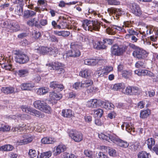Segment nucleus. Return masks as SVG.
Instances as JSON below:
<instances>
[{
    "label": "nucleus",
    "instance_id": "obj_1",
    "mask_svg": "<svg viewBox=\"0 0 158 158\" xmlns=\"http://www.w3.org/2000/svg\"><path fill=\"white\" fill-rule=\"evenodd\" d=\"M101 24V23L98 20L91 21L85 19L83 20L82 26L85 31H98L100 27Z\"/></svg>",
    "mask_w": 158,
    "mask_h": 158
},
{
    "label": "nucleus",
    "instance_id": "obj_2",
    "mask_svg": "<svg viewBox=\"0 0 158 158\" xmlns=\"http://www.w3.org/2000/svg\"><path fill=\"white\" fill-rule=\"evenodd\" d=\"M13 53L16 55L15 61L19 64H24L27 62L29 60L28 56L24 54L19 51H14Z\"/></svg>",
    "mask_w": 158,
    "mask_h": 158
},
{
    "label": "nucleus",
    "instance_id": "obj_3",
    "mask_svg": "<svg viewBox=\"0 0 158 158\" xmlns=\"http://www.w3.org/2000/svg\"><path fill=\"white\" fill-rule=\"evenodd\" d=\"M132 54L135 58L139 59H142L145 58L148 56V53L145 50L138 48L133 51Z\"/></svg>",
    "mask_w": 158,
    "mask_h": 158
},
{
    "label": "nucleus",
    "instance_id": "obj_4",
    "mask_svg": "<svg viewBox=\"0 0 158 158\" xmlns=\"http://www.w3.org/2000/svg\"><path fill=\"white\" fill-rule=\"evenodd\" d=\"M125 51V48L121 46L115 44L111 48L112 54L114 56H120L123 54Z\"/></svg>",
    "mask_w": 158,
    "mask_h": 158
},
{
    "label": "nucleus",
    "instance_id": "obj_5",
    "mask_svg": "<svg viewBox=\"0 0 158 158\" xmlns=\"http://www.w3.org/2000/svg\"><path fill=\"white\" fill-rule=\"evenodd\" d=\"M80 55L81 52L77 48V47L75 45H73L71 47V49L68 51L66 53L65 58L69 56L77 57L80 56Z\"/></svg>",
    "mask_w": 158,
    "mask_h": 158
},
{
    "label": "nucleus",
    "instance_id": "obj_6",
    "mask_svg": "<svg viewBox=\"0 0 158 158\" xmlns=\"http://www.w3.org/2000/svg\"><path fill=\"white\" fill-rule=\"evenodd\" d=\"M69 135L72 139L77 142H80L83 139V135L81 133L79 132L71 131Z\"/></svg>",
    "mask_w": 158,
    "mask_h": 158
},
{
    "label": "nucleus",
    "instance_id": "obj_7",
    "mask_svg": "<svg viewBox=\"0 0 158 158\" xmlns=\"http://www.w3.org/2000/svg\"><path fill=\"white\" fill-rule=\"evenodd\" d=\"M33 138V137L30 135H25L23 136L22 139L18 143L20 145L27 144L31 142Z\"/></svg>",
    "mask_w": 158,
    "mask_h": 158
},
{
    "label": "nucleus",
    "instance_id": "obj_8",
    "mask_svg": "<svg viewBox=\"0 0 158 158\" xmlns=\"http://www.w3.org/2000/svg\"><path fill=\"white\" fill-rule=\"evenodd\" d=\"M102 101L97 99H91L88 101L86 103L87 106L91 108H94L97 106H99Z\"/></svg>",
    "mask_w": 158,
    "mask_h": 158
},
{
    "label": "nucleus",
    "instance_id": "obj_9",
    "mask_svg": "<svg viewBox=\"0 0 158 158\" xmlns=\"http://www.w3.org/2000/svg\"><path fill=\"white\" fill-rule=\"evenodd\" d=\"M125 127L126 130L132 135H133L135 130L133 124L130 122H124L121 126L123 130L124 127Z\"/></svg>",
    "mask_w": 158,
    "mask_h": 158
},
{
    "label": "nucleus",
    "instance_id": "obj_10",
    "mask_svg": "<svg viewBox=\"0 0 158 158\" xmlns=\"http://www.w3.org/2000/svg\"><path fill=\"white\" fill-rule=\"evenodd\" d=\"M27 129L26 125L23 124L20 125L19 127H15L12 128V131L15 134H21L22 133L25 132Z\"/></svg>",
    "mask_w": 158,
    "mask_h": 158
},
{
    "label": "nucleus",
    "instance_id": "obj_11",
    "mask_svg": "<svg viewBox=\"0 0 158 158\" xmlns=\"http://www.w3.org/2000/svg\"><path fill=\"white\" fill-rule=\"evenodd\" d=\"M62 97V95L60 94H57L54 92L50 93L49 97L52 103H56L57 100H60Z\"/></svg>",
    "mask_w": 158,
    "mask_h": 158
},
{
    "label": "nucleus",
    "instance_id": "obj_12",
    "mask_svg": "<svg viewBox=\"0 0 158 158\" xmlns=\"http://www.w3.org/2000/svg\"><path fill=\"white\" fill-rule=\"evenodd\" d=\"M66 149L65 145L61 144L55 147L53 152V155L55 156L60 154L61 152L64 151Z\"/></svg>",
    "mask_w": 158,
    "mask_h": 158
},
{
    "label": "nucleus",
    "instance_id": "obj_13",
    "mask_svg": "<svg viewBox=\"0 0 158 158\" xmlns=\"http://www.w3.org/2000/svg\"><path fill=\"white\" fill-rule=\"evenodd\" d=\"M103 20L106 23H105L103 24L102 23L99 21V22L101 23V24H100V25H101L102 26H104L105 28L108 27L106 29V32L109 35H113L115 34V33L114 31H113L112 28H110L109 27H108V25L109 24V22L105 19H103Z\"/></svg>",
    "mask_w": 158,
    "mask_h": 158
},
{
    "label": "nucleus",
    "instance_id": "obj_14",
    "mask_svg": "<svg viewBox=\"0 0 158 158\" xmlns=\"http://www.w3.org/2000/svg\"><path fill=\"white\" fill-rule=\"evenodd\" d=\"M100 60L98 59H86L84 60V64L94 66L98 64Z\"/></svg>",
    "mask_w": 158,
    "mask_h": 158
},
{
    "label": "nucleus",
    "instance_id": "obj_15",
    "mask_svg": "<svg viewBox=\"0 0 158 158\" xmlns=\"http://www.w3.org/2000/svg\"><path fill=\"white\" fill-rule=\"evenodd\" d=\"M64 65L58 62H54L53 64V69L57 70L59 71V73H60L62 72H63L64 70L63 68Z\"/></svg>",
    "mask_w": 158,
    "mask_h": 158
},
{
    "label": "nucleus",
    "instance_id": "obj_16",
    "mask_svg": "<svg viewBox=\"0 0 158 158\" xmlns=\"http://www.w3.org/2000/svg\"><path fill=\"white\" fill-rule=\"evenodd\" d=\"M34 86L35 84L34 83H23L21 85V88L23 90H30Z\"/></svg>",
    "mask_w": 158,
    "mask_h": 158
},
{
    "label": "nucleus",
    "instance_id": "obj_17",
    "mask_svg": "<svg viewBox=\"0 0 158 158\" xmlns=\"http://www.w3.org/2000/svg\"><path fill=\"white\" fill-rule=\"evenodd\" d=\"M50 49V47L41 46L39 47L37 50V52L40 54L44 55L48 54L49 51Z\"/></svg>",
    "mask_w": 158,
    "mask_h": 158
},
{
    "label": "nucleus",
    "instance_id": "obj_18",
    "mask_svg": "<svg viewBox=\"0 0 158 158\" xmlns=\"http://www.w3.org/2000/svg\"><path fill=\"white\" fill-rule=\"evenodd\" d=\"M61 115L64 117L70 118L73 116V112L70 109H63L62 111Z\"/></svg>",
    "mask_w": 158,
    "mask_h": 158
},
{
    "label": "nucleus",
    "instance_id": "obj_19",
    "mask_svg": "<svg viewBox=\"0 0 158 158\" xmlns=\"http://www.w3.org/2000/svg\"><path fill=\"white\" fill-rule=\"evenodd\" d=\"M124 88V84L122 83L115 84L111 85L110 87L111 89L114 90H118Z\"/></svg>",
    "mask_w": 158,
    "mask_h": 158
},
{
    "label": "nucleus",
    "instance_id": "obj_20",
    "mask_svg": "<svg viewBox=\"0 0 158 158\" xmlns=\"http://www.w3.org/2000/svg\"><path fill=\"white\" fill-rule=\"evenodd\" d=\"M119 138L115 135L110 133L108 134L107 141H111L115 143H117Z\"/></svg>",
    "mask_w": 158,
    "mask_h": 158
},
{
    "label": "nucleus",
    "instance_id": "obj_21",
    "mask_svg": "<svg viewBox=\"0 0 158 158\" xmlns=\"http://www.w3.org/2000/svg\"><path fill=\"white\" fill-rule=\"evenodd\" d=\"M55 34L59 36H62L64 37H67L70 34V32L68 31H54Z\"/></svg>",
    "mask_w": 158,
    "mask_h": 158
},
{
    "label": "nucleus",
    "instance_id": "obj_22",
    "mask_svg": "<svg viewBox=\"0 0 158 158\" xmlns=\"http://www.w3.org/2000/svg\"><path fill=\"white\" fill-rule=\"evenodd\" d=\"M91 71L88 69H85L84 70L81 71L79 73V75L81 77L84 78H86L90 75Z\"/></svg>",
    "mask_w": 158,
    "mask_h": 158
},
{
    "label": "nucleus",
    "instance_id": "obj_23",
    "mask_svg": "<svg viewBox=\"0 0 158 158\" xmlns=\"http://www.w3.org/2000/svg\"><path fill=\"white\" fill-rule=\"evenodd\" d=\"M14 4L17 3V10H23V0H10Z\"/></svg>",
    "mask_w": 158,
    "mask_h": 158
},
{
    "label": "nucleus",
    "instance_id": "obj_24",
    "mask_svg": "<svg viewBox=\"0 0 158 158\" xmlns=\"http://www.w3.org/2000/svg\"><path fill=\"white\" fill-rule=\"evenodd\" d=\"M45 103L44 101L38 100L34 102V105L35 108L41 110H43L42 108Z\"/></svg>",
    "mask_w": 158,
    "mask_h": 158
},
{
    "label": "nucleus",
    "instance_id": "obj_25",
    "mask_svg": "<svg viewBox=\"0 0 158 158\" xmlns=\"http://www.w3.org/2000/svg\"><path fill=\"white\" fill-rule=\"evenodd\" d=\"M55 141V139L50 137H44L42 139L41 142L44 144H51Z\"/></svg>",
    "mask_w": 158,
    "mask_h": 158
},
{
    "label": "nucleus",
    "instance_id": "obj_26",
    "mask_svg": "<svg viewBox=\"0 0 158 158\" xmlns=\"http://www.w3.org/2000/svg\"><path fill=\"white\" fill-rule=\"evenodd\" d=\"M103 42H98L97 43H95L94 44V48L100 49H105L106 47V44H104Z\"/></svg>",
    "mask_w": 158,
    "mask_h": 158
},
{
    "label": "nucleus",
    "instance_id": "obj_27",
    "mask_svg": "<svg viewBox=\"0 0 158 158\" xmlns=\"http://www.w3.org/2000/svg\"><path fill=\"white\" fill-rule=\"evenodd\" d=\"M101 104L107 109L112 110L114 108V105L111 103L104 102L102 101Z\"/></svg>",
    "mask_w": 158,
    "mask_h": 158
},
{
    "label": "nucleus",
    "instance_id": "obj_28",
    "mask_svg": "<svg viewBox=\"0 0 158 158\" xmlns=\"http://www.w3.org/2000/svg\"><path fill=\"white\" fill-rule=\"evenodd\" d=\"M50 50H49L48 54L55 57L58 53V49L56 47H50Z\"/></svg>",
    "mask_w": 158,
    "mask_h": 158
},
{
    "label": "nucleus",
    "instance_id": "obj_29",
    "mask_svg": "<svg viewBox=\"0 0 158 158\" xmlns=\"http://www.w3.org/2000/svg\"><path fill=\"white\" fill-rule=\"evenodd\" d=\"M62 19L60 24L61 25L62 29H64L67 27L69 26V21L66 18H64V17H62Z\"/></svg>",
    "mask_w": 158,
    "mask_h": 158
},
{
    "label": "nucleus",
    "instance_id": "obj_30",
    "mask_svg": "<svg viewBox=\"0 0 158 158\" xmlns=\"http://www.w3.org/2000/svg\"><path fill=\"white\" fill-rule=\"evenodd\" d=\"M106 152L110 156L115 157L116 156V151L112 148L109 147H106Z\"/></svg>",
    "mask_w": 158,
    "mask_h": 158
},
{
    "label": "nucleus",
    "instance_id": "obj_31",
    "mask_svg": "<svg viewBox=\"0 0 158 158\" xmlns=\"http://www.w3.org/2000/svg\"><path fill=\"white\" fill-rule=\"evenodd\" d=\"M145 143L147 144L148 148L151 149L155 144V140L152 138H149L146 140Z\"/></svg>",
    "mask_w": 158,
    "mask_h": 158
},
{
    "label": "nucleus",
    "instance_id": "obj_32",
    "mask_svg": "<svg viewBox=\"0 0 158 158\" xmlns=\"http://www.w3.org/2000/svg\"><path fill=\"white\" fill-rule=\"evenodd\" d=\"M49 90L48 88L46 87L39 88L37 91V94L39 95L44 94L47 93Z\"/></svg>",
    "mask_w": 158,
    "mask_h": 158
},
{
    "label": "nucleus",
    "instance_id": "obj_33",
    "mask_svg": "<svg viewBox=\"0 0 158 158\" xmlns=\"http://www.w3.org/2000/svg\"><path fill=\"white\" fill-rule=\"evenodd\" d=\"M36 13L32 10H24L23 16L26 18H27L30 16L35 15Z\"/></svg>",
    "mask_w": 158,
    "mask_h": 158
},
{
    "label": "nucleus",
    "instance_id": "obj_34",
    "mask_svg": "<svg viewBox=\"0 0 158 158\" xmlns=\"http://www.w3.org/2000/svg\"><path fill=\"white\" fill-rule=\"evenodd\" d=\"M86 11L85 15L86 17L90 18L92 16H93V15L94 16L98 15V17L100 15L98 13L96 12H95L94 10H91L90 12V10H86Z\"/></svg>",
    "mask_w": 158,
    "mask_h": 158
},
{
    "label": "nucleus",
    "instance_id": "obj_35",
    "mask_svg": "<svg viewBox=\"0 0 158 158\" xmlns=\"http://www.w3.org/2000/svg\"><path fill=\"white\" fill-rule=\"evenodd\" d=\"M150 114V111L148 109L142 111L140 113V117L142 118H147Z\"/></svg>",
    "mask_w": 158,
    "mask_h": 158
},
{
    "label": "nucleus",
    "instance_id": "obj_36",
    "mask_svg": "<svg viewBox=\"0 0 158 158\" xmlns=\"http://www.w3.org/2000/svg\"><path fill=\"white\" fill-rule=\"evenodd\" d=\"M81 82L83 88H84L89 87L93 84V81L91 80L87 79L85 81H82Z\"/></svg>",
    "mask_w": 158,
    "mask_h": 158
},
{
    "label": "nucleus",
    "instance_id": "obj_37",
    "mask_svg": "<svg viewBox=\"0 0 158 158\" xmlns=\"http://www.w3.org/2000/svg\"><path fill=\"white\" fill-rule=\"evenodd\" d=\"M117 143L120 146L124 148H127L129 146V143L127 141L122 140L120 139H119Z\"/></svg>",
    "mask_w": 158,
    "mask_h": 158
},
{
    "label": "nucleus",
    "instance_id": "obj_38",
    "mask_svg": "<svg viewBox=\"0 0 158 158\" xmlns=\"http://www.w3.org/2000/svg\"><path fill=\"white\" fill-rule=\"evenodd\" d=\"M141 76H148L150 77H154V74L151 72L147 70L143 69L141 70Z\"/></svg>",
    "mask_w": 158,
    "mask_h": 158
},
{
    "label": "nucleus",
    "instance_id": "obj_39",
    "mask_svg": "<svg viewBox=\"0 0 158 158\" xmlns=\"http://www.w3.org/2000/svg\"><path fill=\"white\" fill-rule=\"evenodd\" d=\"M52 154V152L51 151H48L41 153L39 157L37 156V158H49Z\"/></svg>",
    "mask_w": 158,
    "mask_h": 158
},
{
    "label": "nucleus",
    "instance_id": "obj_40",
    "mask_svg": "<svg viewBox=\"0 0 158 158\" xmlns=\"http://www.w3.org/2000/svg\"><path fill=\"white\" fill-rule=\"evenodd\" d=\"M127 30L128 32L129 33V34H127L126 35V37L127 38L128 37L130 36L131 35H137V36L138 37L139 35H140V34H139L137 33V32L134 31V30H133L132 28L131 29H127Z\"/></svg>",
    "mask_w": 158,
    "mask_h": 158
},
{
    "label": "nucleus",
    "instance_id": "obj_41",
    "mask_svg": "<svg viewBox=\"0 0 158 158\" xmlns=\"http://www.w3.org/2000/svg\"><path fill=\"white\" fill-rule=\"evenodd\" d=\"M41 36L40 33L37 31L34 30L32 32V37L35 40L40 39Z\"/></svg>",
    "mask_w": 158,
    "mask_h": 158
},
{
    "label": "nucleus",
    "instance_id": "obj_42",
    "mask_svg": "<svg viewBox=\"0 0 158 158\" xmlns=\"http://www.w3.org/2000/svg\"><path fill=\"white\" fill-rule=\"evenodd\" d=\"M28 73V71L27 69H22L18 71V74L20 77H24L27 76Z\"/></svg>",
    "mask_w": 158,
    "mask_h": 158
},
{
    "label": "nucleus",
    "instance_id": "obj_43",
    "mask_svg": "<svg viewBox=\"0 0 158 158\" xmlns=\"http://www.w3.org/2000/svg\"><path fill=\"white\" fill-rule=\"evenodd\" d=\"M44 105L42 108V109L43 110H41V111L47 113H50L51 111V108L48 106L47 105V104L45 103Z\"/></svg>",
    "mask_w": 158,
    "mask_h": 158
},
{
    "label": "nucleus",
    "instance_id": "obj_44",
    "mask_svg": "<svg viewBox=\"0 0 158 158\" xmlns=\"http://www.w3.org/2000/svg\"><path fill=\"white\" fill-rule=\"evenodd\" d=\"M20 27L17 23H13L10 26V30L12 31H16L19 30Z\"/></svg>",
    "mask_w": 158,
    "mask_h": 158
},
{
    "label": "nucleus",
    "instance_id": "obj_45",
    "mask_svg": "<svg viewBox=\"0 0 158 158\" xmlns=\"http://www.w3.org/2000/svg\"><path fill=\"white\" fill-rule=\"evenodd\" d=\"M128 7L131 10H139L140 9L139 6L135 3L130 4Z\"/></svg>",
    "mask_w": 158,
    "mask_h": 158
},
{
    "label": "nucleus",
    "instance_id": "obj_46",
    "mask_svg": "<svg viewBox=\"0 0 158 158\" xmlns=\"http://www.w3.org/2000/svg\"><path fill=\"white\" fill-rule=\"evenodd\" d=\"M73 88L76 89H80L83 88L81 82H75L73 85Z\"/></svg>",
    "mask_w": 158,
    "mask_h": 158
},
{
    "label": "nucleus",
    "instance_id": "obj_47",
    "mask_svg": "<svg viewBox=\"0 0 158 158\" xmlns=\"http://www.w3.org/2000/svg\"><path fill=\"white\" fill-rule=\"evenodd\" d=\"M132 94L138 95L140 93L141 90L139 88L135 86H132Z\"/></svg>",
    "mask_w": 158,
    "mask_h": 158
},
{
    "label": "nucleus",
    "instance_id": "obj_48",
    "mask_svg": "<svg viewBox=\"0 0 158 158\" xmlns=\"http://www.w3.org/2000/svg\"><path fill=\"white\" fill-rule=\"evenodd\" d=\"M21 108L23 112L27 113H30L31 114L32 110V108L26 106H22Z\"/></svg>",
    "mask_w": 158,
    "mask_h": 158
},
{
    "label": "nucleus",
    "instance_id": "obj_49",
    "mask_svg": "<svg viewBox=\"0 0 158 158\" xmlns=\"http://www.w3.org/2000/svg\"><path fill=\"white\" fill-rule=\"evenodd\" d=\"M94 114L99 118H101L103 114V110L101 109H95L94 110Z\"/></svg>",
    "mask_w": 158,
    "mask_h": 158
},
{
    "label": "nucleus",
    "instance_id": "obj_50",
    "mask_svg": "<svg viewBox=\"0 0 158 158\" xmlns=\"http://www.w3.org/2000/svg\"><path fill=\"white\" fill-rule=\"evenodd\" d=\"M135 66L137 68H143L145 66V64L144 61H139L137 62L135 64Z\"/></svg>",
    "mask_w": 158,
    "mask_h": 158
},
{
    "label": "nucleus",
    "instance_id": "obj_51",
    "mask_svg": "<svg viewBox=\"0 0 158 158\" xmlns=\"http://www.w3.org/2000/svg\"><path fill=\"white\" fill-rule=\"evenodd\" d=\"M131 75V73L130 71L124 70L123 72L122 76L126 78H129Z\"/></svg>",
    "mask_w": 158,
    "mask_h": 158
},
{
    "label": "nucleus",
    "instance_id": "obj_52",
    "mask_svg": "<svg viewBox=\"0 0 158 158\" xmlns=\"http://www.w3.org/2000/svg\"><path fill=\"white\" fill-rule=\"evenodd\" d=\"M104 69L100 68L96 72V74L98 77H102L105 74Z\"/></svg>",
    "mask_w": 158,
    "mask_h": 158
},
{
    "label": "nucleus",
    "instance_id": "obj_53",
    "mask_svg": "<svg viewBox=\"0 0 158 158\" xmlns=\"http://www.w3.org/2000/svg\"><path fill=\"white\" fill-rule=\"evenodd\" d=\"M96 91V88L92 86L89 87L86 90L87 93L90 94H94Z\"/></svg>",
    "mask_w": 158,
    "mask_h": 158
},
{
    "label": "nucleus",
    "instance_id": "obj_54",
    "mask_svg": "<svg viewBox=\"0 0 158 158\" xmlns=\"http://www.w3.org/2000/svg\"><path fill=\"white\" fill-rule=\"evenodd\" d=\"M139 158H148V154L145 151L139 153L138 155Z\"/></svg>",
    "mask_w": 158,
    "mask_h": 158
},
{
    "label": "nucleus",
    "instance_id": "obj_55",
    "mask_svg": "<svg viewBox=\"0 0 158 158\" xmlns=\"http://www.w3.org/2000/svg\"><path fill=\"white\" fill-rule=\"evenodd\" d=\"M128 148L131 151H135L137 148V146L136 145L135 143H129Z\"/></svg>",
    "mask_w": 158,
    "mask_h": 158
},
{
    "label": "nucleus",
    "instance_id": "obj_56",
    "mask_svg": "<svg viewBox=\"0 0 158 158\" xmlns=\"http://www.w3.org/2000/svg\"><path fill=\"white\" fill-rule=\"evenodd\" d=\"M31 114L34 115L35 116L38 117H42V115L41 114L40 112L39 111L35 109L32 110Z\"/></svg>",
    "mask_w": 158,
    "mask_h": 158
},
{
    "label": "nucleus",
    "instance_id": "obj_57",
    "mask_svg": "<svg viewBox=\"0 0 158 158\" xmlns=\"http://www.w3.org/2000/svg\"><path fill=\"white\" fill-rule=\"evenodd\" d=\"M108 4L110 5H116L120 4V2L116 0H106Z\"/></svg>",
    "mask_w": 158,
    "mask_h": 158
},
{
    "label": "nucleus",
    "instance_id": "obj_58",
    "mask_svg": "<svg viewBox=\"0 0 158 158\" xmlns=\"http://www.w3.org/2000/svg\"><path fill=\"white\" fill-rule=\"evenodd\" d=\"M148 27H144L140 29L139 32L140 34H146L148 35Z\"/></svg>",
    "mask_w": 158,
    "mask_h": 158
},
{
    "label": "nucleus",
    "instance_id": "obj_59",
    "mask_svg": "<svg viewBox=\"0 0 158 158\" xmlns=\"http://www.w3.org/2000/svg\"><path fill=\"white\" fill-rule=\"evenodd\" d=\"M29 155L31 158H33L36 156L37 153L35 150L31 149L29 151Z\"/></svg>",
    "mask_w": 158,
    "mask_h": 158
},
{
    "label": "nucleus",
    "instance_id": "obj_60",
    "mask_svg": "<svg viewBox=\"0 0 158 158\" xmlns=\"http://www.w3.org/2000/svg\"><path fill=\"white\" fill-rule=\"evenodd\" d=\"M10 150V145H6L0 147V151H9Z\"/></svg>",
    "mask_w": 158,
    "mask_h": 158
},
{
    "label": "nucleus",
    "instance_id": "obj_61",
    "mask_svg": "<svg viewBox=\"0 0 158 158\" xmlns=\"http://www.w3.org/2000/svg\"><path fill=\"white\" fill-rule=\"evenodd\" d=\"M1 90L6 94H8L10 93V88L9 87H2Z\"/></svg>",
    "mask_w": 158,
    "mask_h": 158
},
{
    "label": "nucleus",
    "instance_id": "obj_62",
    "mask_svg": "<svg viewBox=\"0 0 158 158\" xmlns=\"http://www.w3.org/2000/svg\"><path fill=\"white\" fill-rule=\"evenodd\" d=\"M132 86H130L127 87L125 89V91L124 93L126 94H132Z\"/></svg>",
    "mask_w": 158,
    "mask_h": 158
},
{
    "label": "nucleus",
    "instance_id": "obj_63",
    "mask_svg": "<svg viewBox=\"0 0 158 158\" xmlns=\"http://www.w3.org/2000/svg\"><path fill=\"white\" fill-rule=\"evenodd\" d=\"M13 119H16L17 118L19 120L20 119L21 120H24V116H23V114H19L17 115H13L11 117Z\"/></svg>",
    "mask_w": 158,
    "mask_h": 158
},
{
    "label": "nucleus",
    "instance_id": "obj_64",
    "mask_svg": "<svg viewBox=\"0 0 158 158\" xmlns=\"http://www.w3.org/2000/svg\"><path fill=\"white\" fill-rule=\"evenodd\" d=\"M97 158H108V156L105 155L103 153L99 152L98 154Z\"/></svg>",
    "mask_w": 158,
    "mask_h": 158
}]
</instances>
